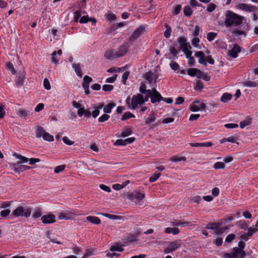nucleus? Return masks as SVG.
Instances as JSON below:
<instances>
[{
	"label": "nucleus",
	"instance_id": "e433bc0d",
	"mask_svg": "<svg viewBox=\"0 0 258 258\" xmlns=\"http://www.w3.org/2000/svg\"><path fill=\"white\" fill-rule=\"evenodd\" d=\"M134 117H135V116H134V115L133 114L131 113L130 112H126L122 116L121 120H125L127 119L130 118Z\"/></svg>",
	"mask_w": 258,
	"mask_h": 258
},
{
	"label": "nucleus",
	"instance_id": "f8f14e48",
	"mask_svg": "<svg viewBox=\"0 0 258 258\" xmlns=\"http://www.w3.org/2000/svg\"><path fill=\"white\" fill-rule=\"evenodd\" d=\"M241 51L240 47L237 44H235L233 48L227 52V55L232 58L237 57V54Z\"/></svg>",
	"mask_w": 258,
	"mask_h": 258
},
{
	"label": "nucleus",
	"instance_id": "9d476101",
	"mask_svg": "<svg viewBox=\"0 0 258 258\" xmlns=\"http://www.w3.org/2000/svg\"><path fill=\"white\" fill-rule=\"evenodd\" d=\"M41 220L43 224H51L55 222V216L52 214H48L41 216Z\"/></svg>",
	"mask_w": 258,
	"mask_h": 258
},
{
	"label": "nucleus",
	"instance_id": "a878e982",
	"mask_svg": "<svg viewBox=\"0 0 258 258\" xmlns=\"http://www.w3.org/2000/svg\"><path fill=\"white\" fill-rule=\"evenodd\" d=\"M156 120V116L154 113H152L149 115V116L146 118L145 123L148 124L150 123L153 122Z\"/></svg>",
	"mask_w": 258,
	"mask_h": 258
},
{
	"label": "nucleus",
	"instance_id": "bf43d9fd",
	"mask_svg": "<svg viewBox=\"0 0 258 258\" xmlns=\"http://www.w3.org/2000/svg\"><path fill=\"white\" fill-rule=\"evenodd\" d=\"M62 141L66 144L68 145H72L74 143V141H71L67 137H63Z\"/></svg>",
	"mask_w": 258,
	"mask_h": 258
},
{
	"label": "nucleus",
	"instance_id": "37998d69",
	"mask_svg": "<svg viewBox=\"0 0 258 258\" xmlns=\"http://www.w3.org/2000/svg\"><path fill=\"white\" fill-rule=\"evenodd\" d=\"M198 69L196 68H190L187 70V73L190 76H195L196 73L198 72Z\"/></svg>",
	"mask_w": 258,
	"mask_h": 258
},
{
	"label": "nucleus",
	"instance_id": "864d4df0",
	"mask_svg": "<svg viewBox=\"0 0 258 258\" xmlns=\"http://www.w3.org/2000/svg\"><path fill=\"white\" fill-rule=\"evenodd\" d=\"M114 145L115 146H125L126 143L124 140L118 139L115 141Z\"/></svg>",
	"mask_w": 258,
	"mask_h": 258
},
{
	"label": "nucleus",
	"instance_id": "c03bdc74",
	"mask_svg": "<svg viewBox=\"0 0 258 258\" xmlns=\"http://www.w3.org/2000/svg\"><path fill=\"white\" fill-rule=\"evenodd\" d=\"M181 9V6L180 5H177L173 8V14L176 15L179 13Z\"/></svg>",
	"mask_w": 258,
	"mask_h": 258
},
{
	"label": "nucleus",
	"instance_id": "338daca9",
	"mask_svg": "<svg viewBox=\"0 0 258 258\" xmlns=\"http://www.w3.org/2000/svg\"><path fill=\"white\" fill-rule=\"evenodd\" d=\"M56 54V51H54L51 54V61L54 63H57L58 62V59L55 56Z\"/></svg>",
	"mask_w": 258,
	"mask_h": 258
},
{
	"label": "nucleus",
	"instance_id": "bb28decb",
	"mask_svg": "<svg viewBox=\"0 0 258 258\" xmlns=\"http://www.w3.org/2000/svg\"><path fill=\"white\" fill-rule=\"evenodd\" d=\"M14 156L17 158L21 160V162H18V164H20L21 163H26L28 161V158L23 156L21 155L15 153L14 154Z\"/></svg>",
	"mask_w": 258,
	"mask_h": 258
},
{
	"label": "nucleus",
	"instance_id": "0eeeda50",
	"mask_svg": "<svg viewBox=\"0 0 258 258\" xmlns=\"http://www.w3.org/2000/svg\"><path fill=\"white\" fill-rule=\"evenodd\" d=\"M147 95L149 96V97H150L151 102L152 103L159 102L163 99V97L155 88H153L152 90H150V93H149Z\"/></svg>",
	"mask_w": 258,
	"mask_h": 258
},
{
	"label": "nucleus",
	"instance_id": "ddd939ff",
	"mask_svg": "<svg viewBox=\"0 0 258 258\" xmlns=\"http://www.w3.org/2000/svg\"><path fill=\"white\" fill-rule=\"evenodd\" d=\"M75 216V214L72 212H66L65 213H60L58 216L59 220H71L73 219Z\"/></svg>",
	"mask_w": 258,
	"mask_h": 258
},
{
	"label": "nucleus",
	"instance_id": "c9c22d12",
	"mask_svg": "<svg viewBox=\"0 0 258 258\" xmlns=\"http://www.w3.org/2000/svg\"><path fill=\"white\" fill-rule=\"evenodd\" d=\"M42 213H41V210L40 208H37L36 209L35 212L32 215V217L33 218H37L39 217H41Z\"/></svg>",
	"mask_w": 258,
	"mask_h": 258
},
{
	"label": "nucleus",
	"instance_id": "69168bd1",
	"mask_svg": "<svg viewBox=\"0 0 258 258\" xmlns=\"http://www.w3.org/2000/svg\"><path fill=\"white\" fill-rule=\"evenodd\" d=\"M214 243L217 246H220L223 243V239L221 237H218L214 240Z\"/></svg>",
	"mask_w": 258,
	"mask_h": 258
},
{
	"label": "nucleus",
	"instance_id": "0e129e2a",
	"mask_svg": "<svg viewBox=\"0 0 258 258\" xmlns=\"http://www.w3.org/2000/svg\"><path fill=\"white\" fill-rule=\"evenodd\" d=\"M190 226V223L187 221H178V226L187 227Z\"/></svg>",
	"mask_w": 258,
	"mask_h": 258
},
{
	"label": "nucleus",
	"instance_id": "2f4dec72",
	"mask_svg": "<svg viewBox=\"0 0 258 258\" xmlns=\"http://www.w3.org/2000/svg\"><path fill=\"white\" fill-rule=\"evenodd\" d=\"M17 114L22 118H26L28 113L27 111L24 109H20L18 111Z\"/></svg>",
	"mask_w": 258,
	"mask_h": 258
},
{
	"label": "nucleus",
	"instance_id": "a211bd4d",
	"mask_svg": "<svg viewBox=\"0 0 258 258\" xmlns=\"http://www.w3.org/2000/svg\"><path fill=\"white\" fill-rule=\"evenodd\" d=\"M73 68L74 69V70L77 74V75L80 77H82V70L81 68V65L80 63H74L73 64Z\"/></svg>",
	"mask_w": 258,
	"mask_h": 258
},
{
	"label": "nucleus",
	"instance_id": "c85d7f7f",
	"mask_svg": "<svg viewBox=\"0 0 258 258\" xmlns=\"http://www.w3.org/2000/svg\"><path fill=\"white\" fill-rule=\"evenodd\" d=\"M202 201V199L199 196H196L191 197L189 198V201L190 202L195 203L197 204H200Z\"/></svg>",
	"mask_w": 258,
	"mask_h": 258
},
{
	"label": "nucleus",
	"instance_id": "1a4fd4ad",
	"mask_svg": "<svg viewBox=\"0 0 258 258\" xmlns=\"http://www.w3.org/2000/svg\"><path fill=\"white\" fill-rule=\"evenodd\" d=\"M145 27L143 26H140L137 29H136L132 35L128 39V42L132 43L135 41L138 37H139L145 31Z\"/></svg>",
	"mask_w": 258,
	"mask_h": 258
},
{
	"label": "nucleus",
	"instance_id": "09e8293b",
	"mask_svg": "<svg viewBox=\"0 0 258 258\" xmlns=\"http://www.w3.org/2000/svg\"><path fill=\"white\" fill-rule=\"evenodd\" d=\"M203 88V83L201 81L198 80L196 82V85L195 86V90H201Z\"/></svg>",
	"mask_w": 258,
	"mask_h": 258
},
{
	"label": "nucleus",
	"instance_id": "f3484780",
	"mask_svg": "<svg viewBox=\"0 0 258 258\" xmlns=\"http://www.w3.org/2000/svg\"><path fill=\"white\" fill-rule=\"evenodd\" d=\"M179 232V229L176 227H167L165 229V232L167 234L172 233L173 235H177Z\"/></svg>",
	"mask_w": 258,
	"mask_h": 258
},
{
	"label": "nucleus",
	"instance_id": "49530a36",
	"mask_svg": "<svg viewBox=\"0 0 258 258\" xmlns=\"http://www.w3.org/2000/svg\"><path fill=\"white\" fill-rule=\"evenodd\" d=\"M44 87L47 90H49L51 89V86L49 80L47 78H45L43 81Z\"/></svg>",
	"mask_w": 258,
	"mask_h": 258
},
{
	"label": "nucleus",
	"instance_id": "aec40b11",
	"mask_svg": "<svg viewBox=\"0 0 258 258\" xmlns=\"http://www.w3.org/2000/svg\"><path fill=\"white\" fill-rule=\"evenodd\" d=\"M86 219L92 223L95 224H99L101 223L100 219L95 216H88L86 217Z\"/></svg>",
	"mask_w": 258,
	"mask_h": 258
},
{
	"label": "nucleus",
	"instance_id": "c756f323",
	"mask_svg": "<svg viewBox=\"0 0 258 258\" xmlns=\"http://www.w3.org/2000/svg\"><path fill=\"white\" fill-rule=\"evenodd\" d=\"M183 13L185 16L189 17L192 14V10L188 6H185L183 8Z\"/></svg>",
	"mask_w": 258,
	"mask_h": 258
},
{
	"label": "nucleus",
	"instance_id": "ea45409f",
	"mask_svg": "<svg viewBox=\"0 0 258 258\" xmlns=\"http://www.w3.org/2000/svg\"><path fill=\"white\" fill-rule=\"evenodd\" d=\"M31 168V167L26 165H21L18 167V169H16L17 172H22L25 170H29Z\"/></svg>",
	"mask_w": 258,
	"mask_h": 258
},
{
	"label": "nucleus",
	"instance_id": "6e6d98bb",
	"mask_svg": "<svg viewBox=\"0 0 258 258\" xmlns=\"http://www.w3.org/2000/svg\"><path fill=\"white\" fill-rule=\"evenodd\" d=\"M170 66L171 68L174 71L177 70L179 68L178 63L175 61H171L170 63Z\"/></svg>",
	"mask_w": 258,
	"mask_h": 258
},
{
	"label": "nucleus",
	"instance_id": "a19ab883",
	"mask_svg": "<svg viewBox=\"0 0 258 258\" xmlns=\"http://www.w3.org/2000/svg\"><path fill=\"white\" fill-rule=\"evenodd\" d=\"M161 176V174L160 173H155L153 175H152L149 178V181L151 182H153L155 181L159 177Z\"/></svg>",
	"mask_w": 258,
	"mask_h": 258
},
{
	"label": "nucleus",
	"instance_id": "4be33fe9",
	"mask_svg": "<svg viewBox=\"0 0 258 258\" xmlns=\"http://www.w3.org/2000/svg\"><path fill=\"white\" fill-rule=\"evenodd\" d=\"M243 85L247 87H255L257 86V83L255 81L247 80L243 82Z\"/></svg>",
	"mask_w": 258,
	"mask_h": 258
},
{
	"label": "nucleus",
	"instance_id": "4468645a",
	"mask_svg": "<svg viewBox=\"0 0 258 258\" xmlns=\"http://www.w3.org/2000/svg\"><path fill=\"white\" fill-rule=\"evenodd\" d=\"M195 56L199 58V62L205 66H207V62L205 60L206 57L204 52L202 51H199L196 52Z\"/></svg>",
	"mask_w": 258,
	"mask_h": 258
},
{
	"label": "nucleus",
	"instance_id": "5fc2aeb1",
	"mask_svg": "<svg viewBox=\"0 0 258 258\" xmlns=\"http://www.w3.org/2000/svg\"><path fill=\"white\" fill-rule=\"evenodd\" d=\"M130 75L129 72H125L123 74L122 76V80L121 82L123 84H125L126 83V81L127 79Z\"/></svg>",
	"mask_w": 258,
	"mask_h": 258
},
{
	"label": "nucleus",
	"instance_id": "6e6552de",
	"mask_svg": "<svg viewBox=\"0 0 258 258\" xmlns=\"http://www.w3.org/2000/svg\"><path fill=\"white\" fill-rule=\"evenodd\" d=\"M206 107L205 103L198 100L194 101L189 107L190 110L193 112L205 110Z\"/></svg>",
	"mask_w": 258,
	"mask_h": 258
},
{
	"label": "nucleus",
	"instance_id": "20e7f679",
	"mask_svg": "<svg viewBox=\"0 0 258 258\" xmlns=\"http://www.w3.org/2000/svg\"><path fill=\"white\" fill-rule=\"evenodd\" d=\"M181 246V240L177 239L169 243L168 246L165 248L164 252L168 253L174 251Z\"/></svg>",
	"mask_w": 258,
	"mask_h": 258
},
{
	"label": "nucleus",
	"instance_id": "58836bf2",
	"mask_svg": "<svg viewBox=\"0 0 258 258\" xmlns=\"http://www.w3.org/2000/svg\"><path fill=\"white\" fill-rule=\"evenodd\" d=\"M92 81V79L90 77L88 76H85L83 78V82L82 83V85H89V83Z\"/></svg>",
	"mask_w": 258,
	"mask_h": 258
},
{
	"label": "nucleus",
	"instance_id": "72a5a7b5",
	"mask_svg": "<svg viewBox=\"0 0 258 258\" xmlns=\"http://www.w3.org/2000/svg\"><path fill=\"white\" fill-rule=\"evenodd\" d=\"M42 138L43 140L48 142H52L54 140L53 136L46 132L43 135Z\"/></svg>",
	"mask_w": 258,
	"mask_h": 258
},
{
	"label": "nucleus",
	"instance_id": "f257e3e1",
	"mask_svg": "<svg viewBox=\"0 0 258 258\" xmlns=\"http://www.w3.org/2000/svg\"><path fill=\"white\" fill-rule=\"evenodd\" d=\"M225 16L224 24L226 27L238 26L242 23L244 19V17L238 15L230 10L226 11Z\"/></svg>",
	"mask_w": 258,
	"mask_h": 258
},
{
	"label": "nucleus",
	"instance_id": "de8ad7c7",
	"mask_svg": "<svg viewBox=\"0 0 258 258\" xmlns=\"http://www.w3.org/2000/svg\"><path fill=\"white\" fill-rule=\"evenodd\" d=\"M101 214L103 215L105 217H107L110 219L116 220V219H120L119 216L115 215H111V214Z\"/></svg>",
	"mask_w": 258,
	"mask_h": 258
},
{
	"label": "nucleus",
	"instance_id": "9b49d317",
	"mask_svg": "<svg viewBox=\"0 0 258 258\" xmlns=\"http://www.w3.org/2000/svg\"><path fill=\"white\" fill-rule=\"evenodd\" d=\"M129 46H127L126 44L121 45L118 50L116 51L114 54V56L119 57L124 56L127 52Z\"/></svg>",
	"mask_w": 258,
	"mask_h": 258
},
{
	"label": "nucleus",
	"instance_id": "473e14b6",
	"mask_svg": "<svg viewBox=\"0 0 258 258\" xmlns=\"http://www.w3.org/2000/svg\"><path fill=\"white\" fill-rule=\"evenodd\" d=\"M178 42L180 45V47H183L187 45L186 43V39L184 37H180L178 39Z\"/></svg>",
	"mask_w": 258,
	"mask_h": 258
},
{
	"label": "nucleus",
	"instance_id": "39448f33",
	"mask_svg": "<svg viewBox=\"0 0 258 258\" xmlns=\"http://www.w3.org/2000/svg\"><path fill=\"white\" fill-rule=\"evenodd\" d=\"M124 198L130 200H136L140 201L145 198V194L140 192L138 191H135L133 192H126L123 195Z\"/></svg>",
	"mask_w": 258,
	"mask_h": 258
},
{
	"label": "nucleus",
	"instance_id": "680f3d73",
	"mask_svg": "<svg viewBox=\"0 0 258 258\" xmlns=\"http://www.w3.org/2000/svg\"><path fill=\"white\" fill-rule=\"evenodd\" d=\"M257 231V229L256 228H252L249 227L248 228V235L249 236H251L253 235V234L255 233Z\"/></svg>",
	"mask_w": 258,
	"mask_h": 258
},
{
	"label": "nucleus",
	"instance_id": "3c124183",
	"mask_svg": "<svg viewBox=\"0 0 258 258\" xmlns=\"http://www.w3.org/2000/svg\"><path fill=\"white\" fill-rule=\"evenodd\" d=\"M113 89V86L111 85H104L102 87V89L105 92L111 91Z\"/></svg>",
	"mask_w": 258,
	"mask_h": 258
},
{
	"label": "nucleus",
	"instance_id": "6ab92c4d",
	"mask_svg": "<svg viewBox=\"0 0 258 258\" xmlns=\"http://www.w3.org/2000/svg\"><path fill=\"white\" fill-rule=\"evenodd\" d=\"M189 145L191 147H210V146H211L212 145V143L211 142H206V143H189Z\"/></svg>",
	"mask_w": 258,
	"mask_h": 258
},
{
	"label": "nucleus",
	"instance_id": "f704fd0d",
	"mask_svg": "<svg viewBox=\"0 0 258 258\" xmlns=\"http://www.w3.org/2000/svg\"><path fill=\"white\" fill-rule=\"evenodd\" d=\"M251 121L250 119H247L241 121L239 123L240 127L241 128H243L247 125L250 124Z\"/></svg>",
	"mask_w": 258,
	"mask_h": 258
},
{
	"label": "nucleus",
	"instance_id": "2eb2a0df",
	"mask_svg": "<svg viewBox=\"0 0 258 258\" xmlns=\"http://www.w3.org/2000/svg\"><path fill=\"white\" fill-rule=\"evenodd\" d=\"M238 8L243 11L247 12H253L255 10V8L253 6L245 4H239L238 5Z\"/></svg>",
	"mask_w": 258,
	"mask_h": 258
},
{
	"label": "nucleus",
	"instance_id": "f03ea898",
	"mask_svg": "<svg viewBox=\"0 0 258 258\" xmlns=\"http://www.w3.org/2000/svg\"><path fill=\"white\" fill-rule=\"evenodd\" d=\"M148 99V95H146L144 97L142 94L138 93L133 95L131 99L128 97L126 99V103L130 109H135L144 104Z\"/></svg>",
	"mask_w": 258,
	"mask_h": 258
},
{
	"label": "nucleus",
	"instance_id": "a18cd8bd",
	"mask_svg": "<svg viewBox=\"0 0 258 258\" xmlns=\"http://www.w3.org/2000/svg\"><path fill=\"white\" fill-rule=\"evenodd\" d=\"M216 36L217 33L214 32H209L207 34V38L209 41H212L214 39Z\"/></svg>",
	"mask_w": 258,
	"mask_h": 258
},
{
	"label": "nucleus",
	"instance_id": "13d9d810",
	"mask_svg": "<svg viewBox=\"0 0 258 258\" xmlns=\"http://www.w3.org/2000/svg\"><path fill=\"white\" fill-rule=\"evenodd\" d=\"M81 14L79 11H76L74 13V20L75 22H77L79 18L81 17Z\"/></svg>",
	"mask_w": 258,
	"mask_h": 258
},
{
	"label": "nucleus",
	"instance_id": "b1692460",
	"mask_svg": "<svg viewBox=\"0 0 258 258\" xmlns=\"http://www.w3.org/2000/svg\"><path fill=\"white\" fill-rule=\"evenodd\" d=\"M232 98V95L229 93H224L221 98V101L223 102H227Z\"/></svg>",
	"mask_w": 258,
	"mask_h": 258
},
{
	"label": "nucleus",
	"instance_id": "603ef678",
	"mask_svg": "<svg viewBox=\"0 0 258 258\" xmlns=\"http://www.w3.org/2000/svg\"><path fill=\"white\" fill-rule=\"evenodd\" d=\"M216 7V6L215 4H214L213 3H211L208 6L207 8V11L208 12H212L215 10Z\"/></svg>",
	"mask_w": 258,
	"mask_h": 258
},
{
	"label": "nucleus",
	"instance_id": "393cba45",
	"mask_svg": "<svg viewBox=\"0 0 258 258\" xmlns=\"http://www.w3.org/2000/svg\"><path fill=\"white\" fill-rule=\"evenodd\" d=\"M45 133V132L42 127L38 126L36 129V137L37 138H40L41 137H43Z\"/></svg>",
	"mask_w": 258,
	"mask_h": 258
},
{
	"label": "nucleus",
	"instance_id": "dca6fc26",
	"mask_svg": "<svg viewBox=\"0 0 258 258\" xmlns=\"http://www.w3.org/2000/svg\"><path fill=\"white\" fill-rule=\"evenodd\" d=\"M25 79V75L23 74H19L17 77L16 80V84L17 86H21L24 85V80Z\"/></svg>",
	"mask_w": 258,
	"mask_h": 258
},
{
	"label": "nucleus",
	"instance_id": "e2e57ef3",
	"mask_svg": "<svg viewBox=\"0 0 258 258\" xmlns=\"http://www.w3.org/2000/svg\"><path fill=\"white\" fill-rule=\"evenodd\" d=\"M132 131L130 128H126L121 133V136L127 137L131 134Z\"/></svg>",
	"mask_w": 258,
	"mask_h": 258
},
{
	"label": "nucleus",
	"instance_id": "4d7b16f0",
	"mask_svg": "<svg viewBox=\"0 0 258 258\" xmlns=\"http://www.w3.org/2000/svg\"><path fill=\"white\" fill-rule=\"evenodd\" d=\"M200 28L199 26H196L195 29L192 30V35L197 37L199 35Z\"/></svg>",
	"mask_w": 258,
	"mask_h": 258
},
{
	"label": "nucleus",
	"instance_id": "4c0bfd02",
	"mask_svg": "<svg viewBox=\"0 0 258 258\" xmlns=\"http://www.w3.org/2000/svg\"><path fill=\"white\" fill-rule=\"evenodd\" d=\"M165 27L166 30L164 32V35L166 38H168L170 37L171 33V28L168 25H165Z\"/></svg>",
	"mask_w": 258,
	"mask_h": 258
},
{
	"label": "nucleus",
	"instance_id": "cd10ccee",
	"mask_svg": "<svg viewBox=\"0 0 258 258\" xmlns=\"http://www.w3.org/2000/svg\"><path fill=\"white\" fill-rule=\"evenodd\" d=\"M169 160L171 162H176L180 161H185L186 158L185 157H178L177 156H174L169 159Z\"/></svg>",
	"mask_w": 258,
	"mask_h": 258
},
{
	"label": "nucleus",
	"instance_id": "412c9836",
	"mask_svg": "<svg viewBox=\"0 0 258 258\" xmlns=\"http://www.w3.org/2000/svg\"><path fill=\"white\" fill-rule=\"evenodd\" d=\"M116 105L115 103H110L105 106L103 108V111L106 113L111 112L112 108Z\"/></svg>",
	"mask_w": 258,
	"mask_h": 258
},
{
	"label": "nucleus",
	"instance_id": "423d86ee",
	"mask_svg": "<svg viewBox=\"0 0 258 258\" xmlns=\"http://www.w3.org/2000/svg\"><path fill=\"white\" fill-rule=\"evenodd\" d=\"M144 77L149 83L155 84L158 81L159 75L156 71L154 72L149 71L144 75Z\"/></svg>",
	"mask_w": 258,
	"mask_h": 258
},
{
	"label": "nucleus",
	"instance_id": "8fccbe9b",
	"mask_svg": "<svg viewBox=\"0 0 258 258\" xmlns=\"http://www.w3.org/2000/svg\"><path fill=\"white\" fill-rule=\"evenodd\" d=\"M109 115L106 114H103L101 116H100L98 118V121L100 122H103L106 120H107L109 118Z\"/></svg>",
	"mask_w": 258,
	"mask_h": 258
},
{
	"label": "nucleus",
	"instance_id": "7c9ffc66",
	"mask_svg": "<svg viewBox=\"0 0 258 258\" xmlns=\"http://www.w3.org/2000/svg\"><path fill=\"white\" fill-rule=\"evenodd\" d=\"M213 167L215 169H224L225 167V165L223 162H217L213 165Z\"/></svg>",
	"mask_w": 258,
	"mask_h": 258
},
{
	"label": "nucleus",
	"instance_id": "052dcab7",
	"mask_svg": "<svg viewBox=\"0 0 258 258\" xmlns=\"http://www.w3.org/2000/svg\"><path fill=\"white\" fill-rule=\"evenodd\" d=\"M235 238V235L234 234H230L226 237L225 241L227 242H231Z\"/></svg>",
	"mask_w": 258,
	"mask_h": 258
},
{
	"label": "nucleus",
	"instance_id": "7ed1b4c3",
	"mask_svg": "<svg viewBox=\"0 0 258 258\" xmlns=\"http://www.w3.org/2000/svg\"><path fill=\"white\" fill-rule=\"evenodd\" d=\"M31 213V210L29 208L24 207L22 206L18 207L13 212V214L15 217L24 216L26 218H28L30 216Z\"/></svg>",
	"mask_w": 258,
	"mask_h": 258
},
{
	"label": "nucleus",
	"instance_id": "5701e85b",
	"mask_svg": "<svg viewBox=\"0 0 258 258\" xmlns=\"http://www.w3.org/2000/svg\"><path fill=\"white\" fill-rule=\"evenodd\" d=\"M115 52L113 50L110 49L107 50L104 53V57L107 59H110L111 58H117L114 56Z\"/></svg>",
	"mask_w": 258,
	"mask_h": 258
},
{
	"label": "nucleus",
	"instance_id": "774afa93",
	"mask_svg": "<svg viewBox=\"0 0 258 258\" xmlns=\"http://www.w3.org/2000/svg\"><path fill=\"white\" fill-rule=\"evenodd\" d=\"M99 186L101 189H102L106 192H109L111 191V189H110V187H109L105 184H100L99 185Z\"/></svg>",
	"mask_w": 258,
	"mask_h": 258
},
{
	"label": "nucleus",
	"instance_id": "79ce46f5",
	"mask_svg": "<svg viewBox=\"0 0 258 258\" xmlns=\"http://www.w3.org/2000/svg\"><path fill=\"white\" fill-rule=\"evenodd\" d=\"M65 168H66L65 165H61L57 166L54 168V172L55 173H58L63 171L64 169H65Z\"/></svg>",
	"mask_w": 258,
	"mask_h": 258
}]
</instances>
